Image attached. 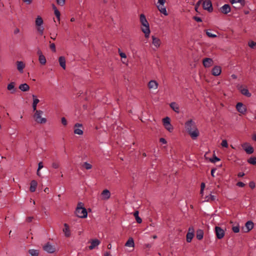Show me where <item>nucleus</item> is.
Instances as JSON below:
<instances>
[{
    "label": "nucleus",
    "mask_w": 256,
    "mask_h": 256,
    "mask_svg": "<svg viewBox=\"0 0 256 256\" xmlns=\"http://www.w3.org/2000/svg\"><path fill=\"white\" fill-rule=\"evenodd\" d=\"M186 131L193 140H195L199 136V131L192 120H189L185 123Z\"/></svg>",
    "instance_id": "obj_1"
},
{
    "label": "nucleus",
    "mask_w": 256,
    "mask_h": 256,
    "mask_svg": "<svg viewBox=\"0 0 256 256\" xmlns=\"http://www.w3.org/2000/svg\"><path fill=\"white\" fill-rule=\"evenodd\" d=\"M140 22L144 28H142V32L144 34L145 37L148 38L150 34L149 24L146 19L144 14H142L140 15Z\"/></svg>",
    "instance_id": "obj_2"
},
{
    "label": "nucleus",
    "mask_w": 256,
    "mask_h": 256,
    "mask_svg": "<svg viewBox=\"0 0 256 256\" xmlns=\"http://www.w3.org/2000/svg\"><path fill=\"white\" fill-rule=\"evenodd\" d=\"M84 204L79 202L75 210V214L76 216L80 218H86L88 216L86 209L84 207Z\"/></svg>",
    "instance_id": "obj_3"
},
{
    "label": "nucleus",
    "mask_w": 256,
    "mask_h": 256,
    "mask_svg": "<svg viewBox=\"0 0 256 256\" xmlns=\"http://www.w3.org/2000/svg\"><path fill=\"white\" fill-rule=\"evenodd\" d=\"M35 113L34 115V120L38 124H44L46 123V118H42V115L43 114V111L41 110H35Z\"/></svg>",
    "instance_id": "obj_4"
},
{
    "label": "nucleus",
    "mask_w": 256,
    "mask_h": 256,
    "mask_svg": "<svg viewBox=\"0 0 256 256\" xmlns=\"http://www.w3.org/2000/svg\"><path fill=\"white\" fill-rule=\"evenodd\" d=\"M74 133L78 135H82L84 133L83 126L81 124L76 123L74 124Z\"/></svg>",
    "instance_id": "obj_5"
},
{
    "label": "nucleus",
    "mask_w": 256,
    "mask_h": 256,
    "mask_svg": "<svg viewBox=\"0 0 256 256\" xmlns=\"http://www.w3.org/2000/svg\"><path fill=\"white\" fill-rule=\"evenodd\" d=\"M202 8L204 10H207L208 12H212L213 10L212 2L210 0H206L203 2Z\"/></svg>",
    "instance_id": "obj_6"
},
{
    "label": "nucleus",
    "mask_w": 256,
    "mask_h": 256,
    "mask_svg": "<svg viewBox=\"0 0 256 256\" xmlns=\"http://www.w3.org/2000/svg\"><path fill=\"white\" fill-rule=\"evenodd\" d=\"M254 222L251 220L248 221L246 224L245 226L242 228V230L244 232H248L254 228Z\"/></svg>",
    "instance_id": "obj_7"
},
{
    "label": "nucleus",
    "mask_w": 256,
    "mask_h": 256,
    "mask_svg": "<svg viewBox=\"0 0 256 256\" xmlns=\"http://www.w3.org/2000/svg\"><path fill=\"white\" fill-rule=\"evenodd\" d=\"M242 147L243 149L244 150V151L246 152L248 154H252L254 152V148L249 144L247 142H245L244 144H242Z\"/></svg>",
    "instance_id": "obj_8"
},
{
    "label": "nucleus",
    "mask_w": 256,
    "mask_h": 256,
    "mask_svg": "<svg viewBox=\"0 0 256 256\" xmlns=\"http://www.w3.org/2000/svg\"><path fill=\"white\" fill-rule=\"evenodd\" d=\"M215 231L216 234V238L218 239H222L224 238V231L223 229H222L220 227L216 226L215 227Z\"/></svg>",
    "instance_id": "obj_9"
},
{
    "label": "nucleus",
    "mask_w": 256,
    "mask_h": 256,
    "mask_svg": "<svg viewBox=\"0 0 256 256\" xmlns=\"http://www.w3.org/2000/svg\"><path fill=\"white\" fill-rule=\"evenodd\" d=\"M236 110L242 114H245L246 112V108L242 102H238L236 105Z\"/></svg>",
    "instance_id": "obj_10"
},
{
    "label": "nucleus",
    "mask_w": 256,
    "mask_h": 256,
    "mask_svg": "<svg viewBox=\"0 0 256 256\" xmlns=\"http://www.w3.org/2000/svg\"><path fill=\"white\" fill-rule=\"evenodd\" d=\"M43 249L48 253L52 254L55 252V248L52 246L48 242L44 246Z\"/></svg>",
    "instance_id": "obj_11"
},
{
    "label": "nucleus",
    "mask_w": 256,
    "mask_h": 256,
    "mask_svg": "<svg viewBox=\"0 0 256 256\" xmlns=\"http://www.w3.org/2000/svg\"><path fill=\"white\" fill-rule=\"evenodd\" d=\"M231 8L228 4H225L220 8V11L224 14H228L230 12Z\"/></svg>",
    "instance_id": "obj_12"
},
{
    "label": "nucleus",
    "mask_w": 256,
    "mask_h": 256,
    "mask_svg": "<svg viewBox=\"0 0 256 256\" xmlns=\"http://www.w3.org/2000/svg\"><path fill=\"white\" fill-rule=\"evenodd\" d=\"M203 65L205 68H209L213 64V60L210 58H205L202 60Z\"/></svg>",
    "instance_id": "obj_13"
},
{
    "label": "nucleus",
    "mask_w": 256,
    "mask_h": 256,
    "mask_svg": "<svg viewBox=\"0 0 256 256\" xmlns=\"http://www.w3.org/2000/svg\"><path fill=\"white\" fill-rule=\"evenodd\" d=\"M222 72L221 67L220 66H214L212 70V75L214 76H219Z\"/></svg>",
    "instance_id": "obj_14"
},
{
    "label": "nucleus",
    "mask_w": 256,
    "mask_h": 256,
    "mask_svg": "<svg viewBox=\"0 0 256 256\" xmlns=\"http://www.w3.org/2000/svg\"><path fill=\"white\" fill-rule=\"evenodd\" d=\"M238 90H240L242 94L243 95L250 98L252 94L249 92L248 89L246 88H242V86H241L238 88Z\"/></svg>",
    "instance_id": "obj_15"
},
{
    "label": "nucleus",
    "mask_w": 256,
    "mask_h": 256,
    "mask_svg": "<svg viewBox=\"0 0 256 256\" xmlns=\"http://www.w3.org/2000/svg\"><path fill=\"white\" fill-rule=\"evenodd\" d=\"M100 242L98 239L92 240L91 241V244L88 246L90 250H92L96 246L100 244Z\"/></svg>",
    "instance_id": "obj_16"
},
{
    "label": "nucleus",
    "mask_w": 256,
    "mask_h": 256,
    "mask_svg": "<svg viewBox=\"0 0 256 256\" xmlns=\"http://www.w3.org/2000/svg\"><path fill=\"white\" fill-rule=\"evenodd\" d=\"M16 83L14 82H10L7 86V89L11 90V94H14L16 92V88H15Z\"/></svg>",
    "instance_id": "obj_17"
},
{
    "label": "nucleus",
    "mask_w": 256,
    "mask_h": 256,
    "mask_svg": "<svg viewBox=\"0 0 256 256\" xmlns=\"http://www.w3.org/2000/svg\"><path fill=\"white\" fill-rule=\"evenodd\" d=\"M158 87V83L154 80H151L148 83V88L150 89L156 90Z\"/></svg>",
    "instance_id": "obj_18"
},
{
    "label": "nucleus",
    "mask_w": 256,
    "mask_h": 256,
    "mask_svg": "<svg viewBox=\"0 0 256 256\" xmlns=\"http://www.w3.org/2000/svg\"><path fill=\"white\" fill-rule=\"evenodd\" d=\"M170 107L176 112L178 114L180 112V107L178 104L175 102H172L170 104Z\"/></svg>",
    "instance_id": "obj_19"
},
{
    "label": "nucleus",
    "mask_w": 256,
    "mask_h": 256,
    "mask_svg": "<svg viewBox=\"0 0 256 256\" xmlns=\"http://www.w3.org/2000/svg\"><path fill=\"white\" fill-rule=\"evenodd\" d=\"M16 66L18 70L20 72H23V70L25 67V64L22 61H17Z\"/></svg>",
    "instance_id": "obj_20"
},
{
    "label": "nucleus",
    "mask_w": 256,
    "mask_h": 256,
    "mask_svg": "<svg viewBox=\"0 0 256 256\" xmlns=\"http://www.w3.org/2000/svg\"><path fill=\"white\" fill-rule=\"evenodd\" d=\"M101 194L102 196V198L105 200H108L110 198V192L108 190H106V189L104 190L102 192Z\"/></svg>",
    "instance_id": "obj_21"
},
{
    "label": "nucleus",
    "mask_w": 256,
    "mask_h": 256,
    "mask_svg": "<svg viewBox=\"0 0 256 256\" xmlns=\"http://www.w3.org/2000/svg\"><path fill=\"white\" fill-rule=\"evenodd\" d=\"M38 182L36 180H32L30 182V192H34L36 188Z\"/></svg>",
    "instance_id": "obj_22"
},
{
    "label": "nucleus",
    "mask_w": 256,
    "mask_h": 256,
    "mask_svg": "<svg viewBox=\"0 0 256 256\" xmlns=\"http://www.w3.org/2000/svg\"><path fill=\"white\" fill-rule=\"evenodd\" d=\"M58 62L60 66L64 69H66V58L64 56H60L58 58Z\"/></svg>",
    "instance_id": "obj_23"
},
{
    "label": "nucleus",
    "mask_w": 256,
    "mask_h": 256,
    "mask_svg": "<svg viewBox=\"0 0 256 256\" xmlns=\"http://www.w3.org/2000/svg\"><path fill=\"white\" fill-rule=\"evenodd\" d=\"M152 44L156 48L159 47L160 44V38L152 36Z\"/></svg>",
    "instance_id": "obj_24"
},
{
    "label": "nucleus",
    "mask_w": 256,
    "mask_h": 256,
    "mask_svg": "<svg viewBox=\"0 0 256 256\" xmlns=\"http://www.w3.org/2000/svg\"><path fill=\"white\" fill-rule=\"evenodd\" d=\"M157 8L158 10L162 14H163L164 16H168V13L166 12V10L165 6L164 5H157Z\"/></svg>",
    "instance_id": "obj_25"
},
{
    "label": "nucleus",
    "mask_w": 256,
    "mask_h": 256,
    "mask_svg": "<svg viewBox=\"0 0 256 256\" xmlns=\"http://www.w3.org/2000/svg\"><path fill=\"white\" fill-rule=\"evenodd\" d=\"M64 228L63 232H64L65 236L66 237H70V232L69 228V226L67 224H64Z\"/></svg>",
    "instance_id": "obj_26"
},
{
    "label": "nucleus",
    "mask_w": 256,
    "mask_h": 256,
    "mask_svg": "<svg viewBox=\"0 0 256 256\" xmlns=\"http://www.w3.org/2000/svg\"><path fill=\"white\" fill-rule=\"evenodd\" d=\"M33 98V102H32V108L33 111L36 110V106L37 104L39 102L40 100L38 98H36V96L34 94L32 95Z\"/></svg>",
    "instance_id": "obj_27"
},
{
    "label": "nucleus",
    "mask_w": 256,
    "mask_h": 256,
    "mask_svg": "<svg viewBox=\"0 0 256 256\" xmlns=\"http://www.w3.org/2000/svg\"><path fill=\"white\" fill-rule=\"evenodd\" d=\"M18 88L22 92H27L30 90V86L27 84L24 83L20 84Z\"/></svg>",
    "instance_id": "obj_28"
},
{
    "label": "nucleus",
    "mask_w": 256,
    "mask_h": 256,
    "mask_svg": "<svg viewBox=\"0 0 256 256\" xmlns=\"http://www.w3.org/2000/svg\"><path fill=\"white\" fill-rule=\"evenodd\" d=\"M196 238L198 240H201L204 237V232L202 230L198 229L196 230Z\"/></svg>",
    "instance_id": "obj_29"
},
{
    "label": "nucleus",
    "mask_w": 256,
    "mask_h": 256,
    "mask_svg": "<svg viewBox=\"0 0 256 256\" xmlns=\"http://www.w3.org/2000/svg\"><path fill=\"white\" fill-rule=\"evenodd\" d=\"M204 199V202H213L216 200V196L210 194L208 196H206Z\"/></svg>",
    "instance_id": "obj_30"
},
{
    "label": "nucleus",
    "mask_w": 256,
    "mask_h": 256,
    "mask_svg": "<svg viewBox=\"0 0 256 256\" xmlns=\"http://www.w3.org/2000/svg\"><path fill=\"white\" fill-rule=\"evenodd\" d=\"M134 240L132 238H130L125 244V246L128 247H134Z\"/></svg>",
    "instance_id": "obj_31"
},
{
    "label": "nucleus",
    "mask_w": 256,
    "mask_h": 256,
    "mask_svg": "<svg viewBox=\"0 0 256 256\" xmlns=\"http://www.w3.org/2000/svg\"><path fill=\"white\" fill-rule=\"evenodd\" d=\"M139 212L138 210H136L134 213V216L135 217L136 222L138 224H141L142 222V218L138 216Z\"/></svg>",
    "instance_id": "obj_32"
},
{
    "label": "nucleus",
    "mask_w": 256,
    "mask_h": 256,
    "mask_svg": "<svg viewBox=\"0 0 256 256\" xmlns=\"http://www.w3.org/2000/svg\"><path fill=\"white\" fill-rule=\"evenodd\" d=\"M43 20L40 16H38L36 20V25L40 26L43 24Z\"/></svg>",
    "instance_id": "obj_33"
},
{
    "label": "nucleus",
    "mask_w": 256,
    "mask_h": 256,
    "mask_svg": "<svg viewBox=\"0 0 256 256\" xmlns=\"http://www.w3.org/2000/svg\"><path fill=\"white\" fill-rule=\"evenodd\" d=\"M194 236V233L188 232L186 234V242H191Z\"/></svg>",
    "instance_id": "obj_34"
},
{
    "label": "nucleus",
    "mask_w": 256,
    "mask_h": 256,
    "mask_svg": "<svg viewBox=\"0 0 256 256\" xmlns=\"http://www.w3.org/2000/svg\"><path fill=\"white\" fill-rule=\"evenodd\" d=\"M38 61L41 64L44 65L46 62L44 56H40L38 57Z\"/></svg>",
    "instance_id": "obj_35"
},
{
    "label": "nucleus",
    "mask_w": 256,
    "mask_h": 256,
    "mask_svg": "<svg viewBox=\"0 0 256 256\" xmlns=\"http://www.w3.org/2000/svg\"><path fill=\"white\" fill-rule=\"evenodd\" d=\"M28 253L32 256H38L39 252L38 250H28Z\"/></svg>",
    "instance_id": "obj_36"
},
{
    "label": "nucleus",
    "mask_w": 256,
    "mask_h": 256,
    "mask_svg": "<svg viewBox=\"0 0 256 256\" xmlns=\"http://www.w3.org/2000/svg\"><path fill=\"white\" fill-rule=\"evenodd\" d=\"M230 2L232 4L240 3L241 6H242L245 4L244 0H231Z\"/></svg>",
    "instance_id": "obj_37"
},
{
    "label": "nucleus",
    "mask_w": 256,
    "mask_h": 256,
    "mask_svg": "<svg viewBox=\"0 0 256 256\" xmlns=\"http://www.w3.org/2000/svg\"><path fill=\"white\" fill-rule=\"evenodd\" d=\"M247 162L248 163L250 164H253V165H256V157H250V158H248V160H247Z\"/></svg>",
    "instance_id": "obj_38"
},
{
    "label": "nucleus",
    "mask_w": 256,
    "mask_h": 256,
    "mask_svg": "<svg viewBox=\"0 0 256 256\" xmlns=\"http://www.w3.org/2000/svg\"><path fill=\"white\" fill-rule=\"evenodd\" d=\"M164 126H165V124H170V118L168 117H166L162 120Z\"/></svg>",
    "instance_id": "obj_39"
},
{
    "label": "nucleus",
    "mask_w": 256,
    "mask_h": 256,
    "mask_svg": "<svg viewBox=\"0 0 256 256\" xmlns=\"http://www.w3.org/2000/svg\"><path fill=\"white\" fill-rule=\"evenodd\" d=\"M82 166L84 167L86 170H90L92 168V165L87 162L84 163Z\"/></svg>",
    "instance_id": "obj_40"
},
{
    "label": "nucleus",
    "mask_w": 256,
    "mask_h": 256,
    "mask_svg": "<svg viewBox=\"0 0 256 256\" xmlns=\"http://www.w3.org/2000/svg\"><path fill=\"white\" fill-rule=\"evenodd\" d=\"M164 126L165 128L170 132H171L174 129L172 126L170 124L167 125L165 124Z\"/></svg>",
    "instance_id": "obj_41"
},
{
    "label": "nucleus",
    "mask_w": 256,
    "mask_h": 256,
    "mask_svg": "<svg viewBox=\"0 0 256 256\" xmlns=\"http://www.w3.org/2000/svg\"><path fill=\"white\" fill-rule=\"evenodd\" d=\"M37 30L38 32L40 35L42 36L44 34V28L40 26H38Z\"/></svg>",
    "instance_id": "obj_42"
},
{
    "label": "nucleus",
    "mask_w": 256,
    "mask_h": 256,
    "mask_svg": "<svg viewBox=\"0 0 256 256\" xmlns=\"http://www.w3.org/2000/svg\"><path fill=\"white\" fill-rule=\"evenodd\" d=\"M220 160V159L218 158L216 156L215 154H214L213 156V158H210V161L212 162H218V161H219Z\"/></svg>",
    "instance_id": "obj_43"
},
{
    "label": "nucleus",
    "mask_w": 256,
    "mask_h": 256,
    "mask_svg": "<svg viewBox=\"0 0 256 256\" xmlns=\"http://www.w3.org/2000/svg\"><path fill=\"white\" fill-rule=\"evenodd\" d=\"M248 45L250 48H254L256 46V42L252 40L248 42Z\"/></svg>",
    "instance_id": "obj_44"
},
{
    "label": "nucleus",
    "mask_w": 256,
    "mask_h": 256,
    "mask_svg": "<svg viewBox=\"0 0 256 256\" xmlns=\"http://www.w3.org/2000/svg\"><path fill=\"white\" fill-rule=\"evenodd\" d=\"M206 34L209 37L212 38H215L217 36L216 34H212L209 32L208 30H206Z\"/></svg>",
    "instance_id": "obj_45"
},
{
    "label": "nucleus",
    "mask_w": 256,
    "mask_h": 256,
    "mask_svg": "<svg viewBox=\"0 0 256 256\" xmlns=\"http://www.w3.org/2000/svg\"><path fill=\"white\" fill-rule=\"evenodd\" d=\"M54 14L56 15V18L58 19V21H60V13L59 12V10H55V11L54 12Z\"/></svg>",
    "instance_id": "obj_46"
},
{
    "label": "nucleus",
    "mask_w": 256,
    "mask_h": 256,
    "mask_svg": "<svg viewBox=\"0 0 256 256\" xmlns=\"http://www.w3.org/2000/svg\"><path fill=\"white\" fill-rule=\"evenodd\" d=\"M232 231L235 233H238L240 231V227L238 226H234L232 228Z\"/></svg>",
    "instance_id": "obj_47"
},
{
    "label": "nucleus",
    "mask_w": 256,
    "mask_h": 256,
    "mask_svg": "<svg viewBox=\"0 0 256 256\" xmlns=\"http://www.w3.org/2000/svg\"><path fill=\"white\" fill-rule=\"evenodd\" d=\"M66 0H56L57 4L61 6H63L65 4Z\"/></svg>",
    "instance_id": "obj_48"
},
{
    "label": "nucleus",
    "mask_w": 256,
    "mask_h": 256,
    "mask_svg": "<svg viewBox=\"0 0 256 256\" xmlns=\"http://www.w3.org/2000/svg\"><path fill=\"white\" fill-rule=\"evenodd\" d=\"M221 145L223 146V147H224V148H228V142L226 141V140H222V144H221Z\"/></svg>",
    "instance_id": "obj_49"
},
{
    "label": "nucleus",
    "mask_w": 256,
    "mask_h": 256,
    "mask_svg": "<svg viewBox=\"0 0 256 256\" xmlns=\"http://www.w3.org/2000/svg\"><path fill=\"white\" fill-rule=\"evenodd\" d=\"M205 187V184L204 182H202L200 184V194L202 196Z\"/></svg>",
    "instance_id": "obj_50"
},
{
    "label": "nucleus",
    "mask_w": 256,
    "mask_h": 256,
    "mask_svg": "<svg viewBox=\"0 0 256 256\" xmlns=\"http://www.w3.org/2000/svg\"><path fill=\"white\" fill-rule=\"evenodd\" d=\"M50 48L52 50L53 52H56V46H55V44L54 43L51 44H50Z\"/></svg>",
    "instance_id": "obj_51"
},
{
    "label": "nucleus",
    "mask_w": 256,
    "mask_h": 256,
    "mask_svg": "<svg viewBox=\"0 0 256 256\" xmlns=\"http://www.w3.org/2000/svg\"><path fill=\"white\" fill-rule=\"evenodd\" d=\"M249 186L252 188L254 189L256 186L255 182L253 181H251L249 182Z\"/></svg>",
    "instance_id": "obj_52"
},
{
    "label": "nucleus",
    "mask_w": 256,
    "mask_h": 256,
    "mask_svg": "<svg viewBox=\"0 0 256 256\" xmlns=\"http://www.w3.org/2000/svg\"><path fill=\"white\" fill-rule=\"evenodd\" d=\"M118 52H119L120 56H121V58H126V54L122 52L120 48L118 49Z\"/></svg>",
    "instance_id": "obj_53"
},
{
    "label": "nucleus",
    "mask_w": 256,
    "mask_h": 256,
    "mask_svg": "<svg viewBox=\"0 0 256 256\" xmlns=\"http://www.w3.org/2000/svg\"><path fill=\"white\" fill-rule=\"evenodd\" d=\"M52 167L55 169L58 168L59 167V164L56 162H54L52 164Z\"/></svg>",
    "instance_id": "obj_54"
},
{
    "label": "nucleus",
    "mask_w": 256,
    "mask_h": 256,
    "mask_svg": "<svg viewBox=\"0 0 256 256\" xmlns=\"http://www.w3.org/2000/svg\"><path fill=\"white\" fill-rule=\"evenodd\" d=\"M62 124L66 126L67 125V120L64 117H62L61 119Z\"/></svg>",
    "instance_id": "obj_55"
},
{
    "label": "nucleus",
    "mask_w": 256,
    "mask_h": 256,
    "mask_svg": "<svg viewBox=\"0 0 256 256\" xmlns=\"http://www.w3.org/2000/svg\"><path fill=\"white\" fill-rule=\"evenodd\" d=\"M201 2H202V0H198L197 3L196 4V5L195 6V10L198 12V8L199 7L200 4H201Z\"/></svg>",
    "instance_id": "obj_56"
},
{
    "label": "nucleus",
    "mask_w": 256,
    "mask_h": 256,
    "mask_svg": "<svg viewBox=\"0 0 256 256\" xmlns=\"http://www.w3.org/2000/svg\"><path fill=\"white\" fill-rule=\"evenodd\" d=\"M236 185L239 187L242 188V187L244 186L245 184L242 182H238L236 183Z\"/></svg>",
    "instance_id": "obj_57"
},
{
    "label": "nucleus",
    "mask_w": 256,
    "mask_h": 256,
    "mask_svg": "<svg viewBox=\"0 0 256 256\" xmlns=\"http://www.w3.org/2000/svg\"><path fill=\"white\" fill-rule=\"evenodd\" d=\"M193 18L197 22H202V20L198 16H194Z\"/></svg>",
    "instance_id": "obj_58"
},
{
    "label": "nucleus",
    "mask_w": 256,
    "mask_h": 256,
    "mask_svg": "<svg viewBox=\"0 0 256 256\" xmlns=\"http://www.w3.org/2000/svg\"><path fill=\"white\" fill-rule=\"evenodd\" d=\"M33 219H34L33 216H28L26 218V222H32Z\"/></svg>",
    "instance_id": "obj_59"
},
{
    "label": "nucleus",
    "mask_w": 256,
    "mask_h": 256,
    "mask_svg": "<svg viewBox=\"0 0 256 256\" xmlns=\"http://www.w3.org/2000/svg\"><path fill=\"white\" fill-rule=\"evenodd\" d=\"M43 164L42 162H40L38 164V170H40L43 168Z\"/></svg>",
    "instance_id": "obj_60"
},
{
    "label": "nucleus",
    "mask_w": 256,
    "mask_h": 256,
    "mask_svg": "<svg viewBox=\"0 0 256 256\" xmlns=\"http://www.w3.org/2000/svg\"><path fill=\"white\" fill-rule=\"evenodd\" d=\"M160 142L164 144H166L167 142L166 139L163 138H160Z\"/></svg>",
    "instance_id": "obj_61"
},
{
    "label": "nucleus",
    "mask_w": 256,
    "mask_h": 256,
    "mask_svg": "<svg viewBox=\"0 0 256 256\" xmlns=\"http://www.w3.org/2000/svg\"><path fill=\"white\" fill-rule=\"evenodd\" d=\"M166 2V0H158V4L160 5H164Z\"/></svg>",
    "instance_id": "obj_62"
},
{
    "label": "nucleus",
    "mask_w": 256,
    "mask_h": 256,
    "mask_svg": "<svg viewBox=\"0 0 256 256\" xmlns=\"http://www.w3.org/2000/svg\"><path fill=\"white\" fill-rule=\"evenodd\" d=\"M37 54L38 55V57L40 56L44 55L42 53V50L40 49H38L37 51Z\"/></svg>",
    "instance_id": "obj_63"
},
{
    "label": "nucleus",
    "mask_w": 256,
    "mask_h": 256,
    "mask_svg": "<svg viewBox=\"0 0 256 256\" xmlns=\"http://www.w3.org/2000/svg\"><path fill=\"white\" fill-rule=\"evenodd\" d=\"M22 1L28 4H30L32 2V0H22Z\"/></svg>",
    "instance_id": "obj_64"
}]
</instances>
